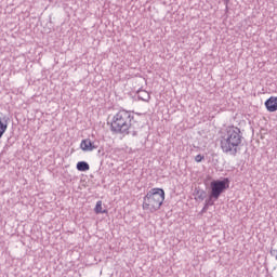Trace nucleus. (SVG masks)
<instances>
[{
    "label": "nucleus",
    "mask_w": 277,
    "mask_h": 277,
    "mask_svg": "<svg viewBox=\"0 0 277 277\" xmlns=\"http://www.w3.org/2000/svg\"><path fill=\"white\" fill-rule=\"evenodd\" d=\"M133 113L129 110H119L110 120V131L129 135L133 127Z\"/></svg>",
    "instance_id": "2"
},
{
    "label": "nucleus",
    "mask_w": 277,
    "mask_h": 277,
    "mask_svg": "<svg viewBox=\"0 0 277 277\" xmlns=\"http://www.w3.org/2000/svg\"><path fill=\"white\" fill-rule=\"evenodd\" d=\"M80 148L83 150V153H92V150H96L94 142H92L90 138L82 140L80 143Z\"/></svg>",
    "instance_id": "5"
},
{
    "label": "nucleus",
    "mask_w": 277,
    "mask_h": 277,
    "mask_svg": "<svg viewBox=\"0 0 277 277\" xmlns=\"http://www.w3.org/2000/svg\"><path fill=\"white\" fill-rule=\"evenodd\" d=\"M8 122H10L9 117L0 118V138L3 137V133L8 131Z\"/></svg>",
    "instance_id": "7"
},
{
    "label": "nucleus",
    "mask_w": 277,
    "mask_h": 277,
    "mask_svg": "<svg viewBox=\"0 0 277 277\" xmlns=\"http://www.w3.org/2000/svg\"><path fill=\"white\" fill-rule=\"evenodd\" d=\"M202 159H205V156H202V155H197L195 157V161H197V163H200V161H202Z\"/></svg>",
    "instance_id": "11"
},
{
    "label": "nucleus",
    "mask_w": 277,
    "mask_h": 277,
    "mask_svg": "<svg viewBox=\"0 0 277 277\" xmlns=\"http://www.w3.org/2000/svg\"><path fill=\"white\" fill-rule=\"evenodd\" d=\"M77 170H79V172H88V170H90V164L85 161H80L77 163Z\"/></svg>",
    "instance_id": "9"
},
{
    "label": "nucleus",
    "mask_w": 277,
    "mask_h": 277,
    "mask_svg": "<svg viewBox=\"0 0 277 277\" xmlns=\"http://www.w3.org/2000/svg\"><path fill=\"white\" fill-rule=\"evenodd\" d=\"M166 190L163 188H151L143 198L142 208L149 213H156L163 206Z\"/></svg>",
    "instance_id": "3"
},
{
    "label": "nucleus",
    "mask_w": 277,
    "mask_h": 277,
    "mask_svg": "<svg viewBox=\"0 0 277 277\" xmlns=\"http://www.w3.org/2000/svg\"><path fill=\"white\" fill-rule=\"evenodd\" d=\"M224 3L228 4L230 2V0H223Z\"/></svg>",
    "instance_id": "12"
},
{
    "label": "nucleus",
    "mask_w": 277,
    "mask_h": 277,
    "mask_svg": "<svg viewBox=\"0 0 277 277\" xmlns=\"http://www.w3.org/2000/svg\"><path fill=\"white\" fill-rule=\"evenodd\" d=\"M137 97L140 98V101L148 103V101H150V93H148V91L146 90H140L137 91Z\"/></svg>",
    "instance_id": "8"
},
{
    "label": "nucleus",
    "mask_w": 277,
    "mask_h": 277,
    "mask_svg": "<svg viewBox=\"0 0 277 277\" xmlns=\"http://www.w3.org/2000/svg\"><path fill=\"white\" fill-rule=\"evenodd\" d=\"M94 212L98 215L101 213H107V210H103V201H97L94 208Z\"/></svg>",
    "instance_id": "10"
},
{
    "label": "nucleus",
    "mask_w": 277,
    "mask_h": 277,
    "mask_svg": "<svg viewBox=\"0 0 277 277\" xmlns=\"http://www.w3.org/2000/svg\"><path fill=\"white\" fill-rule=\"evenodd\" d=\"M220 145L223 153H233L237 155L241 146V133L235 127H228L221 132Z\"/></svg>",
    "instance_id": "1"
},
{
    "label": "nucleus",
    "mask_w": 277,
    "mask_h": 277,
    "mask_svg": "<svg viewBox=\"0 0 277 277\" xmlns=\"http://www.w3.org/2000/svg\"><path fill=\"white\" fill-rule=\"evenodd\" d=\"M229 186H230V181H228V179H224L223 181H220V180L212 181L210 183V187H211L210 197L206 201V205L208 207H213V205H215V200H217L220 196H222V194H224V192L228 189Z\"/></svg>",
    "instance_id": "4"
},
{
    "label": "nucleus",
    "mask_w": 277,
    "mask_h": 277,
    "mask_svg": "<svg viewBox=\"0 0 277 277\" xmlns=\"http://www.w3.org/2000/svg\"><path fill=\"white\" fill-rule=\"evenodd\" d=\"M267 111L274 113L277 111V96H271L264 103Z\"/></svg>",
    "instance_id": "6"
},
{
    "label": "nucleus",
    "mask_w": 277,
    "mask_h": 277,
    "mask_svg": "<svg viewBox=\"0 0 277 277\" xmlns=\"http://www.w3.org/2000/svg\"><path fill=\"white\" fill-rule=\"evenodd\" d=\"M276 261H277V255H276Z\"/></svg>",
    "instance_id": "13"
}]
</instances>
